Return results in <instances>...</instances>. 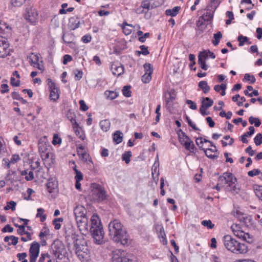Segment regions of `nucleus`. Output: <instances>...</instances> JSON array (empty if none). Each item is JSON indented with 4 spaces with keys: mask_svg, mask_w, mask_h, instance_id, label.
I'll return each mask as SVG.
<instances>
[{
    "mask_svg": "<svg viewBox=\"0 0 262 262\" xmlns=\"http://www.w3.org/2000/svg\"><path fill=\"white\" fill-rule=\"evenodd\" d=\"M77 152L78 155L80 157V158L84 162H92L91 159L90 158V155L88 154H87L85 151H80L79 150H78Z\"/></svg>",
    "mask_w": 262,
    "mask_h": 262,
    "instance_id": "23",
    "label": "nucleus"
},
{
    "mask_svg": "<svg viewBox=\"0 0 262 262\" xmlns=\"http://www.w3.org/2000/svg\"><path fill=\"white\" fill-rule=\"evenodd\" d=\"M202 150H203L204 151V152H205L206 156L210 158V159H216L218 157L217 155H208V151H211V152H216L215 150V148L213 147V149H211V148H208V149H205V148H202Z\"/></svg>",
    "mask_w": 262,
    "mask_h": 262,
    "instance_id": "34",
    "label": "nucleus"
},
{
    "mask_svg": "<svg viewBox=\"0 0 262 262\" xmlns=\"http://www.w3.org/2000/svg\"><path fill=\"white\" fill-rule=\"evenodd\" d=\"M40 244L39 243L34 241L30 246L29 249V256L38 257L39 254Z\"/></svg>",
    "mask_w": 262,
    "mask_h": 262,
    "instance_id": "14",
    "label": "nucleus"
},
{
    "mask_svg": "<svg viewBox=\"0 0 262 262\" xmlns=\"http://www.w3.org/2000/svg\"><path fill=\"white\" fill-rule=\"evenodd\" d=\"M219 181L228 184V186H231L237 182V179L233 176L232 173L225 172L223 176L219 178Z\"/></svg>",
    "mask_w": 262,
    "mask_h": 262,
    "instance_id": "10",
    "label": "nucleus"
},
{
    "mask_svg": "<svg viewBox=\"0 0 262 262\" xmlns=\"http://www.w3.org/2000/svg\"><path fill=\"white\" fill-rule=\"evenodd\" d=\"M91 197L97 202H100L106 199L107 194L104 188L100 185L93 183L91 185Z\"/></svg>",
    "mask_w": 262,
    "mask_h": 262,
    "instance_id": "4",
    "label": "nucleus"
},
{
    "mask_svg": "<svg viewBox=\"0 0 262 262\" xmlns=\"http://www.w3.org/2000/svg\"><path fill=\"white\" fill-rule=\"evenodd\" d=\"M26 0H12V4L14 7H20L22 6Z\"/></svg>",
    "mask_w": 262,
    "mask_h": 262,
    "instance_id": "53",
    "label": "nucleus"
},
{
    "mask_svg": "<svg viewBox=\"0 0 262 262\" xmlns=\"http://www.w3.org/2000/svg\"><path fill=\"white\" fill-rule=\"evenodd\" d=\"M20 160V158L18 155L14 154L12 156V157L10 160L8 159L4 160L5 161V164H7V168L10 167V163L14 164L19 161Z\"/></svg>",
    "mask_w": 262,
    "mask_h": 262,
    "instance_id": "24",
    "label": "nucleus"
},
{
    "mask_svg": "<svg viewBox=\"0 0 262 262\" xmlns=\"http://www.w3.org/2000/svg\"><path fill=\"white\" fill-rule=\"evenodd\" d=\"M242 239L249 244H250L253 242L252 236L249 233L246 232L245 233L244 238Z\"/></svg>",
    "mask_w": 262,
    "mask_h": 262,
    "instance_id": "58",
    "label": "nucleus"
},
{
    "mask_svg": "<svg viewBox=\"0 0 262 262\" xmlns=\"http://www.w3.org/2000/svg\"><path fill=\"white\" fill-rule=\"evenodd\" d=\"M75 79L76 80H79L82 77V71L79 70L74 71Z\"/></svg>",
    "mask_w": 262,
    "mask_h": 262,
    "instance_id": "55",
    "label": "nucleus"
},
{
    "mask_svg": "<svg viewBox=\"0 0 262 262\" xmlns=\"http://www.w3.org/2000/svg\"><path fill=\"white\" fill-rule=\"evenodd\" d=\"M75 252L81 262H87L90 257V252L87 246L84 244L79 245L76 243L75 244Z\"/></svg>",
    "mask_w": 262,
    "mask_h": 262,
    "instance_id": "6",
    "label": "nucleus"
},
{
    "mask_svg": "<svg viewBox=\"0 0 262 262\" xmlns=\"http://www.w3.org/2000/svg\"><path fill=\"white\" fill-rule=\"evenodd\" d=\"M201 224L205 227H207L209 229H212L214 226V225L212 223L210 220H203L202 221Z\"/></svg>",
    "mask_w": 262,
    "mask_h": 262,
    "instance_id": "44",
    "label": "nucleus"
},
{
    "mask_svg": "<svg viewBox=\"0 0 262 262\" xmlns=\"http://www.w3.org/2000/svg\"><path fill=\"white\" fill-rule=\"evenodd\" d=\"M75 218L79 231L82 234L86 235L89 232V228L90 227L88 225V219L86 216Z\"/></svg>",
    "mask_w": 262,
    "mask_h": 262,
    "instance_id": "7",
    "label": "nucleus"
},
{
    "mask_svg": "<svg viewBox=\"0 0 262 262\" xmlns=\"http://www.w3.org/2000/svg\"><path fill=\"white\" fill-rule=\"evenodd\" d=\"M229 188V190L233 193L237 194L239 192V188L236 187L235 183L231 186H228Z\"/></svg>",
    "mask_w": 262,
    "mask_h": 262,
    "instance_id": "59",
    "label": "nucleus"
},
{
    "mask_svg": "<svg viewBox=\"0 0 262 262\" xmlns=\"http://www.w3.org/2000/svg\"><path fill=\"white\" fill-rule=\"evenodd\" d=\"M75 217L86 216V210L82 205H77L74 209Z\"/></svg>",
    "mask_w": 262,
    "mask_h": 262,
    "instance_id": "16",
    "label": "nucleus"
},
{
    "mask_svg": "<svg viewBox=\"0 0 262 262\" xmlns=\"http://www.w3.org/2000/svg\"><path fill=\"white\" fill-rule=\"evenodd\" d=\"M61 143V139L59 138L57 134H54L53 136V139L52 141V144L54 145L60 144Z\"/></svg>",
    "mask_w": 262,
    "mask_h": 262,
    "instance_id": "56",
    "label": "nucleus"
},
{
    "mask_svg": "<svg viewBox=\"0 0 262 262\" xmlns=\"http://www.w3.org/2000/svg\"><path fill=\"white\" fill-rule=\"evenodd\" d=\"M105 95L108 98L111 100H113L117 98L118 96V93L115 91H106L105 92Z\"/></svg>",
    "mask_w": 262,
    "mask_h": 262,
    "instance_id": "36",
    "label": "nucleus"
},
{
    "mask_svg": "<svg viewBox=\"0 0 262 262\" xmlns=\"http://www.w3.org/2000/svg\"><path fill=\"white\" fill-rule=\"evenodd\" d=\"M254 141L256 146H258L262 144V135L258 133L254 138Z\"/></svg>",
    "mask_w": 262,
    "mask_h": 262,
    "instance_id": "47",
    "label": "nucleus"
},
{
    "mask_svg": "<svg viewBox=\"0 0 262 262\" xmlns=\"http://www.w3.org/2000/svg\"><path fill=\"white\" fill-rule=\"evenodd\" d=\"M174 98L175 91L174 90H171L165 94V100L167 103L172 101Z\"/></svg>",
    "mask_w": 262,
    "mask_h": 262,
    "instance_id": "32",
    "label": "nucleus"
},
{
    "mask_svg": "<svg viewBox=\"0 0 262 262\" xmlns=\"http://www.w3.org/2000/svg\"><path fill=\"white\" fill-rule=\"evenodd\" d=\"M62 39L65 43H71L73 40V35L70 33L64 34L62 36Z\"/></svg>",
    "mask_w": 262,
    "mask_h": 262,
    "instance_id": "37",
    "label": "nucleus"
},
{
    "mask_svg": "<svg viewBox=\"0 0 262 262\" xmlns=\"http://www.w3.org/2000/svg\"><path fill=\"white\" fill-rule=\"evenodd\" d=\"M48 85L50 92V97L51 100L56 101L59 98V89L56 84L50 79H48Z\"/></svg>",
    "mask_w": 262,
    "mask_h": 262,
    "instance_id": "9",
    "label": "nucleus"
},
{
    "mask_svg": "<svg viewBox=\"0 0 262 262\" xmlns=\"http://www.w3.org/2000/svg\"><path fill=\"white\" fill-rule=\"evenodd\" d=\"M109 236L114 242L123 245H128L130 238L126 228L118 220H114L108 224Z\"/></svg>",
    "mask_w": 262,
    "mask_h": 262,
    "instance_id": "1",
    "label": "nucleus"
},
{
    "mask_svg": "<svg viewBox=\"0 0 262 262\" xmlns=\"http://www.w3.org/2000/svg\"><path fill=\"white\" fill-rule=\"evenodd\" d=\"M37 14L36 13H34L33 12L32 16H31L30 12H28L27 15H26V18L27 19L29 20L30 22H33L34 19L36 18Z\"/></svg>",
    "mask_w": 262,
    "mask_h": 262,
    "instance_id": "50",
    "label": "nucleus"
},
{
    "mask_svg": "<svg viewBox=\"0 0 262 262\" xmlns=\"http://www.w3.org/2000/svg\"><path fill=\"white\" fill-rule=\"evenodd\" d=\"M92 40V36L90 34H86L81 38V40L84 43H89Z\"/></svg>",
    "mask_w": 262,
    "mask_h": 262,
    "instance_id": "60",
    "label": "nucleus"
},
{
    "mask_svg": "<svg viewBox=\"0 0 262 262\" xmlns=\"http://www.w3.org/2000/svg\"><path fill=\"white\" fill-rule=\"evenodd\" d=\"M38 150L40 154L45 152L48 150L49 144L45 141V139H40L38 141Z\"/></svg>",
    "mask_w": 262,
    "mask_h": 262,
    "instance_id": "18",
    "label": "nucleus"
},
{
    "mask_svg": "<svg viewBox=\"0 0 262 262\" xmlns=\"http://www.w3.org/2000/svg\"><path fill=\"white\" fill-rule=\"evenodd\" d=\"M236 215L237 217L239 219V221L241 222H244V223H246L245 220H246V219L244 216V214L243 213H242V212H241L239 211H236Z\"/></svg>",
    "mask_w": 262,
    "mask_h": 262,
    "instance_id": "62",
    "label": "nucleus"
},
{
    "mask_svg": "<svg viewBox=\"0 0 262 262\" xmlns=\"http://www.w3.org/2000/svg\"><path fill=\"white\" fill-rule=\"evenodd\" d=\"M67 117L71 121L76 135L78 136L80 139L84 140L85 138L84 134L79 126V124L77 123L75 118L73 117V116H67Z\"/></svg>",
    "mask_w": 262,
    "mask_h": 262,
    "instance_id": "11",
    "label": "nucleus"
},
{
    "mask_svg": "<svg viewBox=\"0 0 262 262\" xmlns=\"http://www.w3.org/2000/svg\"><path fill=\"white\" fill-rule=\"evenodd\" d=\"M128 27L132 28L133 26L132 24H128L126 22L122 24V29L123 33L126 35H129L132 32L131 29L128 28Z\"/></svg>",
    "mask_w": 262,
    "mask_h": 262,
    "instance_id": "31",
    "label": "nucleus"
},
{
    "mask_svg": "<svg viewBox=\"0 0 262 262\" xmlns=\"http://www.w3.org/2000/svg\"><path fill=\"white\" fill-rule=\"evenodd\" d=\"M223 241L225 248L234 254H243L248 252V246L245 243L236 240L230 235H225Z\"/></svg>",
    "mask_w": 262,
    "mask_h": 262,
    "instance_id": "3",
    "label": "nucleus"
},
{
    "mask_svg": "<svg viewBox=\"0 0 262 262\" xmlns=\"http://www.w3.org/2000/svg\"><path fill=\"white\" fill-rule=\"evenodd\" d=\"M151 79V74H149L147 73H145L142 76V81L145 83H147Z\"/></svg>",
    "mask_w": 262,
    "mask_h": 262,
    "instance_id": "46",
    "label": "nucleus"
},
{
    "mask_svg": "<svg viewBox=\"0 0 262 262\" xmlns=\"http://www.w3.org/2000/svg\"><path fill=\"white\" fill-rule=\"evenodd\" d=\"M198 64L200 67L204 70H207L208 68V66L206 64L205 60L198 58Z\"/></svg>",
    "mask_w": 262,
    "mask_h": 262,
    "instance_id": "48",
    "label": "nucleus"
},
{
    "mask_svg": "<svg viewBox=\"0 0 262 262\" xmlns=\"http://www.w3.org/2000/svg\"><path fill=\"white\" fill-rule=\"evenodd\" d=\"M100 126L101 129L104 132H107L110 128V122L108 120L105 119L100 122Z\"/></svg>",
    "mask_w": 262,
    "mask_h": 262,
    "instance_id": "27",
    "label": "nucleus"
},
{
    "mask_svg": "<svg viewBox=\"0 0 262 262\" xmlns=\"http://www.w3.org/2000/svg\"><path fill=\"white\" fill-rule=\"evenodd\" d=\"M244 79L247 81H249L251 84H253L256 81L255 78L253 75H250L248 73L245 75Z\"/></svg>",
    "mask_w": 262,
    "mask_h": 262,
    "instance_id": "49",
    "label": "nucleus"
},
{
    "mask_svg": "<svg viewBox=\"0 0 262 262\" xmlns=\"http://www.w3.org/2000/svg\"><path fill=\"white\" fill-rule=\"evenodd\" d=\"M76 176H75V179L77 181H80L83 179V174L79 170H76Z\"/></svg>",
    "mask_w": 262,
    "mask_h": 262,
    "instance_id": "64",
    "label": "nucleus"
},
{
    "mask_svg": "<svg viewBox=\"0 0 262 262\" xmlns=\"http://www.w3.org/2000/svg\"><path fill=\"white\" fill-rule=\"evenodd\" d=\"M123 140V134L120 130H117L113 134V141L116 144H119Z\"/></svg>",
    "mask_w": 262,
    "mask_h": 262,
    "instance_id": "22",
    "label": "nucleus"
},
{
    "mask_svg": "<svg viewBox=\"0 0 262 262\" xmlns=\"http://www.w3.org/2000/svg\"><path fill=\"white\" fill-rule=\"evenodd\" d=\"M180 9L181 7L180 6L174 7L171 9H167L165 11V14L172 17L176 16L179 13Z\"/></svg>",
    "mask_w": 262,
    "mask_h": 262,
    "instance_id": "21",
    "label": "nucleus"
},
{
    "mask_svg": "<svg viewBox=\"0 0 262 262\" xmlns=\"http://www.w3.org/2000/svg\"><path fill=\"white\" fill-rule=\"evenodd\" d=\"M223 35L220 31H218L217 33L213 34V40L212 41V44L214 46H216L219 45L220 39L222 38Z\"/></svg>",
    "mask_w": 262,
    "mask_h": 262,
    "instance_id": "29",
    "label": "nucleus"
},
{
    "mask_svg": "<svg viewBox=\"0 0 262 262\" xmlns=\"http://www.w3.org/2000/svg\"><path fill=\"white\" fill-rule=\"evenodd\" d=\"M186 119L188 125L191 126L194 130H199V128L196 126L195 123H194L187 116H186Z\"/></svg>",
    "mask_w": 262,
    "mask_h": 262,
    "instance_id": "52",
    "label": "nucleus"
},
{
    "mask_svg": "<svg viewBox=\"0 0 262 262\" xmlns=\"http://www.w3.org/2000/svg\"><path fill=\"white\" fill-rule=\"evenodd\" d=\"M237 40L239 41V46H243L245 43L249 45L250 41H248V38L247 36H244L242 35H239L237 37Z\"/></svg>",
    "mask_w": 262,
    "mask_h": 262,
    "instance_id": "33",
    "label": "nucleus"
},
{
    "mask_svg": "<svg viewBox=\"0 0 262 262\" xmlns=\"http://www.w3.org/2000/svg\"><path fill=\"white\" fill-rule=\"evenodd\" d=\"M182 145L185 147L186 150H189L190 152H193L195 146L193 141L190 139H189V140L187 142L183 143Z\"/></svg>",
    "mask_w": 262,
    "mask_h": 262,
    "instance_id": "28",
    "label": "nucleus"
},
{
    "mask_svg": "<svg viewBox=\"0 0 262 262\" xmlns=\"http://www.w3.org/2000/svg\"><path fill=\"white\" fill-rule=\"evenodd\" d=\"M259 174H261V172L258 169H254L248 172V175L251 177L257 176Z\"/></svg>",
    "mask_w": 262,
    "mask_h": 262,
    "instance_id": "51",
    "label": "nucleus"
},
{
    "mask_svg": "<svg viewBox=\"0 0 262 262\" xmlns=\"http://www.w3.org/2000/svg\"><path fill=\"white\" fill-rule=\"evenodd\" d=\"M214 12H211L210 11H209L208 9L207 10V11L203 14V15L199 17V23L201 22V24H203V21H210L213 16Z\"/></svg>",
    "mask_w": 262,
    "mask_h": 262,
    "instance_id": "17",
    "label": "nucleus"
},
{
    "mask_svg": "<svg viewBox=\"0 0 262 262\" xmlns=\"http://www.w3.org/2000/svg\"><path fill=\"white\" fill-rule=\"evenodd\" d=\"M249 122L251 124H254L255 126L258 127L261 124V122L259 119L257 118H254L251 116L249 118Z\"/></svg>",
    "mask_w": 262,
    "mask_h": 262,
    "instance_id": "40",
    "label": "nucleus"
},
{
    "mask_svg": "<svg viewBox=\"0 0 262 262\" xmlns=\"http://www.w3.org/2000/svg\"><path fill=\"white\" fill-rule=\"evenodd\" d=\"M27 59L30 64L34 68L43 72L45 70L42 58L39 54L36 53H31L27 57Z\"/></svg>",
    "mask_w": 262,
    "mask_h": 262,
    "instance_id": "5",
    "label": "nucleus"
},
{
    "mask_svg": "<svg viewBox=\"0 0 262 262\" xmlns=\"http://www.w3.org/2000/svg\"><path fill=\"white\" fill-rule=\"evenodd\" d=\"M63 58V60L62 62L63 64H67L68 62H70L72 60V57L68 54L64 55Z\"/></svg>",
    "mask_w": 262,
    "mask_h": 262,
    "instance_id": "63",
    "label": "nucleus"
},
{
    "mask_svg": "<svg viewBox=\"0 0 262 262\" xmlns=\"http://www.w3.org/2000/svg\"><path fill=\"white\" fill-rule=\"evenodd\" d=\"M11 30V28L5 22L2 21L0 24V33H3L6 31V30Z\"/></svg>",
    "mask_w": 262,
    "mask_h": 262,
    "instance_id": "41",
    "label": "nucleus"
},
{
    "mask_svg": "<svg viewBox=\"0 0 262 262\" xmlns=\"http://www.w3.org/2000/svg\"><path fill=\"white\" fill-rule=\"evenodd\" d=\"M56 186L57 182L55 181H51V180H49L47 184V187L49 189V191L51 193L53 192V190H54Z\"/></svg>",
    "mask_w": 262,
    "mask_h": 262,
    "instance_id": "39",
    "label": "nucleus"
},
{
    "mask_svg": "<svg viewBox=\"0 0 262 262\" xmlns=\"http://www.w3.org/2000/svg\"><path fill=\"white\" fill-rule=\"evenodd\" d=\"M144 69L145 73H147L149 74H152L153 72L152 67L151 64L149 63H146L144 64Z\"/></svg>",
    "mask_w": 262,
    "mask_h": 262,
    "instance_id": "45",
    "label": "nucleus"
},
{
    "mask_svg": "<svg viewBox=\"0 0 262 262\" xmlns=\"http://www.w3.org/2000/svg\"><path fill=\"white\" fill-rule=\"evenodd\" d=\"M80 21L77 16L71 17L69 18L68 26L71 30H74L80 26Z\"/></svg>",
    "mask_w": 262,
    "mask_h": 262,
    "instance_id": "15",
    "label": "nucleus"
},
{
    "mask_svg": "<svg viewBox=\"0 0 262 262\" xmlns=\"http://www.w3.org/2000/svg\"><path fill=\"white\" fill-rule=\"evenodd\" d=\"M91 224L89 228L95 243L100 245L103 242V227L101 224L100 219L97 213H94L91 218Z\"/></svg>",
    "mask_w": 262,
    "mask_h": 262,
    "instance_id": "2",
    "label": "nucleus"
},
{
    "mask_svg": "<svg viewBox=\"0 0 262 262\" xmlns=\"http://www.w3.org/2000/svg\"><path fill=\"white\" fill-rule=\"evenodd\" d=\"M177 134L178 135L179 141L181 145H183V143L187 142L190 139V138L184 132H183L181 129H180L177 132Z\"/></svg>",
    "mask_w": 262,
    "mask_h": 262,
    "instance_id": "20",
    "label": "nucleus"
},
{
    "mask_svg": "<svg viewBox=\"0 0 262 262\" xmlns=\"http://www.w3.org/2000/svg\"><path fill=\"white\" fill-rule=\"evenodd\" d=\"M111 70L114 75L120 76L124 72L123 67L118 62H114L111 66Z\"/></svg>",
    "mask_w": 262,
    "mask_h": 262,
    "instance_id": "13",
    "label": "nucleus"
},
{
    "mask_svg": "<svg viewBox=\"0 0 262 262\" xmlns=\"http://www.w3.org/2000/svg\"><path fill=\"white\" fill-rule=\"evenodd\" d=\"M80 109L82 111H86L88 109V107L86 105L85 102L83 100L79 101Z\"/></svg>",
    "mask_w": 262,
    "mask_h": 262,
    "instance_id": "61",
    "label": "nucleus"
},
{
    "mask_svg": "<svg viewBox=\"0 0 262 262\" xmlns=\"http://www.w3.org/2000/svg\"><path fill=\"white\" fill-rule=\"evenodd\" d=\"M186 103L188 105L189 107L191 110H195L197 108L196 103L192 101V100H187L186 101Z\"/></svg>",
    "mask_w": 262,
    "mask_h": 262,
    "instance_id": "54",
    "label": "nucleus"
},
{
    "mask_svg": "<svg viewBox=\"0 0 262 262\" xmlns=\"http://www.w3.org/2000/svg\"><path fill=\"white\" fill-rule=\"evenodd\" d=\"M226 84L222 83L221 85H215L214 86V90L216 92H220L221 91V95L223 96L226 94Z\"/></svg>",
    "mask_w": 262,
    "mask_h": 262,
    "instance_id": "26",
    "label": "nucleus"
},
{
    "mask_svg": "<svg viewBox=\"0 0 262 262\" xmlns=\"http://www.w3.org/2000/svg\"><path fill=\"white\" fill-rule=\"evenodd\" d=\"M237 227H238V225H236V224L233 225L231 226V229L232 230V231H233L234 234L236 236L239 237V238L243 239L245 232H244L242 230H235V228H237Z\"/></svg>",
    "mask_w": 262,
    "mask_h": 262,
    "instance_id": "25",
    "label": "nucleus"
},
{
    "mask_svg": "<svg viewBox=\"0 0 262 262\" xmlns=\"http://www.w3.org/2000/svg\"><path fill=\"white\" fill-rule=\"evenodd\" d=\"M213 101L212 99L206 97L203 98L202 105L200 108V112L201 115H207L206 113V110L213 105Z\"/></svg>",
    "mask_w": 262,
    "mask_h": 262,
    "instance_id": "12",
    "label": "nucleus"
},
{
    "mask_svg": "<svg viewBox=\"0 0 262 262\" xmlns=\"http://www.w3.org/2000/svg\"><path fill=\"white\" fill-rule=\"evenodd\" d=\"M131 157L132 152L130 151H125L122 156V160L124 161L125 163L128 164L130 161Z\"/></svg>",
    "mask_w": 262,
    "mask_h": 262,
    "instance_id": "35",
    "label": "nucleus"
},
{
    "mask_svg": "<svg viewBox=\"0 0 262 262\" xmlns=\"http://www.w3.org/2000/svg\"><path fill=\"white\" fill-rule=\"evenodd\" d=\"M208 54L207 53V50H204V51L200 52L199 56H198V58L200 57L201 59H204L205 60L206 59L208 58Z\"/></svg>",
    "mask_w": 262,
    "mask_h": 262,
    "instance_id": "57",
    "label": "nucleus"
},
{
    "mask_svg": "<svg viewBox=\"0 0 262 262\" xmlns=\"http://www.w3.org/2000/svg\"><path fill=\"white\" fill-rule=\"evenodd\" d=\"M199 87L202 90L204 93H207L210 91V86L206 81H201L198 84Z\"/></svg>",
    "mask_w": 262,
    "mask_h": 262,
    "instance_id": "30",
    "label": "nucleus"
},
{
    "mask_svg": "<svg viewBox=\"0 0 262 262\" xmlns=\"http://www.w3.org/2000/svg\"><path fill=\"white\" fill-rule=\"evenodd\" d=\"M52 251L53 253L56 257V262H69V260L68 257L60 253L54 249L52 250Z\"/></svg>",
    "mask_w": 262,
    "mask_h": 262,
    "instance_id": "19",
    "label": "nucleus"
},
{
    "mask_svg": "<svg viewBox=\"0 0 262 262\" xmlns=\"http://www.w3.org/2000/svg\"><path fill=\"white\" fill-rule=\"evenodd\" d=\"M112 262H127V253L121 249H116L112 251Z\"/></svg>",
    "mask_w": 262,
    "mask_h": 262,
    "instance_id": "8",
    "label": "nucleus"
},
{
    "mask_svg": "<svg viewBox=\"0 0 262 262\" xmlns=\"http://www.w3.org/2000/svg\"><path fill=\"white\" fill-rule=\"evenodd\" d=\"M254 192L256 195L262 200V186L257 185L254 187Z\"/></svg>",
    "mask_w": 262,
    "mask_h": 262,
    "instance_id": "43",
    "label": "nucleus"
},
{
    "mask_svg": "<svg viewBox=\"0 0 262 262\" xmlns=\"http://www.w3.org/2000/svg\"><path fill=\"white\" fill-rule=\"evenodd\" d=\"M139 48L141 49V51H137L138 55L142 54L143 55H147L149 54L147 47H146L144 45H142L140 46Z\"/></svg>",
    "mask_w": 262,
    "mask_h": 262,
    "instance_id": "42",
    "label": "nucleus"
},
{
    "mask_svg": "<svg viewBox=\"0 0 262 262\" xmlns=\"http://www.w3.org/2000/svg\"><path fill=\"white\" fill-rule=\"evenodd\" d=\"M131 86L130 85H125L123 87L122 94L126 97H129L131 96Z\"/></svg>",
    "mask_w": 262,
    "mask_h": 262,
    "instance_id": "38",
    "label": "nucleus"
}]
</instances>
